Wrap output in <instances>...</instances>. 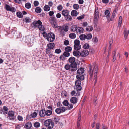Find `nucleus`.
Instances as JSON below:
<instances>
[{
	"label": "nucleus",
	"mask_w": 129,
	"mask_h": 129,
	"mask_svg": "<svg viewBox=\"0 0 129 129\" xmlns=\"http://www.w3.org/2000/svg\"><path fill=\"white\" fill-rule=\"evenodd\" d=\"M89 70L88 72L90 77H92L93 76V74H94V81L95 83H96L97 79L96 74L98 72V66L95 63L93 64L92 70V67L91 66L89 67Z\"/></svg>",
	"instance_id": "obj_1"
},
{
	"label": "nucleus",
	"mask_w": 129,
	"mask_h": 129,
	"mask_svg": "<svg viewBox=\"0 0 129 129\" xmlns=\"http://www.w3.org/2000/svg\"><path fill=\"white\" fill-rule=\"evenodd\" d=\"M42 34L43 36L46 38L47 40L50 42H53L55 39V35L52 33L47 34L44 31Z\"/></svg>",
	"instance_id": "obj_2"
},
{
	"label": "nucleus",
	"mask_w": 129,
	"mask_h": 129,
	"mask_svg": "<svg viewBox=\"0 0 129 129\" xmlns=\"http://www.w3.org/2000/svg\"><path fill=\"white\" fill-rule=\"evenodd\" d=\"M26 42L29 46H32L34 44V38L31 36H26Z\"/></svg>",
	"instance_id": "obj_3"
},
{
	"label": "nucleus",
	"mask_w": 129,
	"mask_h": 129,
	"mask_svg": "<svg viewBox=\"0 0 129 129\" xmlns=\"http://www.w3.org/2000/svg\"><path fill=\"white\" fill-rule=\"evenodd\" d=\"M44 125L48 128L51 129L53 128L54 126L53 122L50 119H48L44 122Z\"/></svg>",
	"instance_id": "obj_4"
},
{
	"label": "nucleus",
	"mask_w": 129,
	"mask_h": 129,
	"mask_svg": "<svg viewBox=\"0 0 129 129\" xmlns=\"http://www.w3.org/2000/svg\"><path fill=\"white\" fill-rule=\"evenodd\" d=\"M99 14L98 8L97 7H95L94 16V23H96L97 22L99 19Z\"/></svg>",
	"instance_id": "obj_5"
},
{
	"label": "nucleus",
	"mask_w": 129,
	"mask_h": 129,
	"mask_svg": "<svg viewBox=\"0 0 129 129\" xmlns=\"http://www.w3.org/2000/svg\"><path fill=\"white\" fill-rule=\"evenodd\" d=\"M75 85L74 88L77 91H80L82 89V87L81 86V82L80 80H77L75 81Z\"/></svg>",
	"instance_id": "obj_6"
},
{
	"label": "nucleus",
	"mask_w": 129,
	"mask_h": 129,
	"mask_svg": "<svg viewBox=\"0 0 129 129\" xmlns=\"http://www.w3.org/2000/svg\"><path fill=\"white\" fill-rule=\"evenodd\" d=\"M77 64L76 62L71 64V68L70 70L72 71H76L77 69Z\"/></svg>",
	"instance_id": "obj_7"
},
{
	"label": "nucleus",
	"mask_w": 129,
	"mask_h": 129,
	"mask_svg": "<svg viewBox=\"0 0 129 129\" xmlns=\"http://www.w3.org/2000/svg\"><path fill=\"white\" fill-rule=\"evenodd\" d=\"M42 24V23L40 20H38V21H35L33 23V25L35 27H37L38 28L39 25Z\"/></svg>",
	"instance_id": "obj_8"
},
{
	"label": "nucleus",
	"mask_w": 129,
	"mask_h": 129,
	"mask_svg": "<svg viewBox=\"0 0 129 129\" xmlns=\"http://www.w3.org/2000/svg\"><path fill=\"white\" fill-rule=\"evenodd\" d=\"M89 54V52L87 50H85L82 51L80 53V56L82 57H85Z\"/></svg>",
	"instance_id": "obj_9"
},
{
	"label": "nucleus",
	"mask_w": 129,
	"mask_h": 129,
	"mask_svg": "<svg viewBox=\"0 0 129 129\" xmlns=\"http://www.w3.org/2000/svg\"><path fill=\"white\" fill-rule=\"evenodd\" d=\"M58 28L61 36H64L65 32L63 30V27L62 26H59Z\"/></svg>",
	"instance_id": "obj_10"
},
{
	"label": "nucleus",
	"mask_w": 129,
	"mask_h": 129,
	"mask_svg": "<svg viewBox=\"0 0 129 129\" xmlns=\"http://www.w3.org/2000/svg\"><path fill=\"white\" fill-rule=\"evenodd\" d=\"M8 114L9 117L10 119H14V112L13 111H9V112Z\"/></svg>",
	"instance_id": "obj_11"
},
{
	"label": "nucleus",
	"mask_w": 129,
	"mask_h": 129,
	"mask_svg": "<svg viewBox=\"0 0 129 129\" xmlns=\"http://www.w3.org/2000/svg\"><path fill=\"white\" fill-rule=\"evenodd\" d=\"M116 15V12L115 10V11H114L113 12L112 15L111 16V17L110 19V18H109V20H108V21L109 22L110 21H113L114 20V19Z\"/></svg>",
	"instance_id": "obj_12"
},
{
	"label": "nucleus",
	"mask_w": 129,
	"mask_h": 129,
	"mask_svg": "<svg viewBox=\"0 0 129 129\" xmlns=\"http://www.w3.org/2000/svg\"><path fill=\"white\" fill-rule=\"evenodd\" d=\"M76 78L77 80H79L81 81V80H82L84 79V76L82 75L78 74Z\"/></svg>",
	"instance_id": "obj_13"
},
{
	"label": "nucleus",
	"mask_w": 129,
	"mask_h": 129,
	"mask_svg": "<svg viewBox=\"0 0 129 129\" xmlns=\"http://www.w3.org/2000/svg\"><path fill=\"white\" fill-rule=\"evenodd\" d=\"M69 12L67 10H62V14L64 16H67L69 14Z\"/></svg>",
	"instance_id": "obj_14"
},
{
	"label": "nucleus",
	"mask_w": 129,
	"mask_h": 129,
	"mask_svg": "<svg viewBox=\"0 0 129 129\" xmlns=\"http://www.w3.org/2000/svg\"><path fill=\"white\" fill-rule=\"evenodd\" d=\"M46 110H42L40 112V115L41 117L44 116L46 115Z\"/></svg>",
	"instance_id": "obj_15"
},
{
	"label": "nucleus",
	"mask_w": 129,
	"mask_h": 129,
	"mask_svg": "<svg viewBox=\"0 0 129 129\" xmlns=\"http://www.w3.org/2000/svg\"><path fill=\"white\" fill-rule=\"evenodd\" d=\"M70 101L71 103L73 104H76L77 102V99L76 97H73L71 98Z\"/></svg>",
	"instance_id": "obj_16"
},
{
	"label": "nucleus",
	"mask_w": 129,
	"mask_h": 129,
	"mask_svg": "<svg viewBox=\"0 0 129 129\" xmlns=\"http://www.w3.org/2000/svg\"><path fill=\"white\" fill-rule=\"evenodd\" d=\"M32 124L31 122H27L25 124L24 127L26 128L29 129L32 126Z\"/></svg>",
	"instance_id": "obj_17"
},
{
	"label": "nucleus",
	"mask_w": 129,
	"mask_h": 129,
	"mask_svg": "<svg viewBox=\"0 0 129 129\" xmlns=\"http://www.w3.org/2000/svg\"><path fill=\"white\" fill-rule=\"evenodd\" d=\"M55 44L54 43H51L47 45L48 48L50 49H52L54 47Z\"/></svg>",
	"instance_id": "obj_18"
},
{
	"label": "nucleus",
	"mask_w": 129,
	"mask_h": 129,
	"mask_svg": "<svg viewBox=\"0 0 129 129\" xmlns=\"http://www.w3.org/2000/svg\"><path fill=\"white\" fill-rule=\"evenodd\" d=\"M78 28L76 25H73L71 27V30L73 32H76Z\"/></svg>",
	"instance_id": "obj_19"
},
{
	"label": "nucleus",
	"mask_w": 129,
	"mask_h": 129,
	"mask_svg": "<svg viewBox=\"0 0 129 129\" xmlns=\"http://www.w3.org/2000/svg\"><path fill=\"white\" fill-rule=\"evenodd\" d=\"M110 12L109 10H106L105 12V15H106L108 20H109V17Z\"/></svg>",
	"instance_id": "obj_20"
},
{
	"label": "nucleus",
	"mask_w": 129,
	"mask_h": 129,
	"mask_svg": "<svg viewBox=\"0 0 129 129\" xmlns=\"http://www.w3.org/2000/svg\"><path fill=\"white\" fill-rule=\"evenodd\" d=\"M71 15L72 16H76L78 15L77 12L75 10H73L71 12Z\"/></svg>",
	"instance_id": "obj_21"
},
{
	"label": "nucleus",
	"mask_w": 129,
	"mask_h": 129,
	"mask_svg": "<svg viewBox=\"0 0 129 129\" xmlns=\"http://www.w3.org/2000/svg\"><path fill=\"white\" fill-rule=\"evenodd\" d=\"M83 29L81 27H79L78 28L76 32L79 34L82 33L83 31Z\"/></svg>",
	"instance_id": "obj_22"
},
{
	"label": "nucleus",
	"mask_w": 129,
	"mask_h": 129,
	"mask_svg": "<svg viewBox=\"0 0 129 129\" xmlns=\"http://www.w3.org/2000/svg\"><path fill=\"white\" fill-rule=\"evenodd\" d=\"M84 71V70L83 68H80V69H78L77 71V74H83Z\"/></svg>",
	"instance_id": "obj_23"
},
{
	"label": "nucleus",
	"mask_w": 129,
	"mask_h": 129,
	"mask_svg": "<svg viewBox=\"0 0 129 129\" xmlns=\"http://www.w3.org/2000/svg\"><path fill=\"white\" fill-rule=\"evenodd\" d=\"M75 58L73 57H70L69 59V61L70 63H71V64L74 63H75Z\"/></svg>",
	"instance_id": "obj_24"
},
{
	"label": "nucleus",
	"mask_w": 129,
	"mask_h": 129,
	"mask_svg": "<svg viewBox=\"0 0 129 129\" xmlns=\"http://www.w3.org/2000/svg\"><path fill=\"white\" fill-rule=\"evenodd\" d=\"M81 115L80 113H79L78 116V118L77 122V127H79L80 125V123L81 120Z\"/></svg>",
	"instance_id": "obj_25"
},
{
	"label": "nucleus",
	"mask_w": 129,
	"mask_h": 129,
	"mask_svg": "<svg viewBox=\"0 0 129 129\" xmlns=\"http://www.w3.org/2000/svg\"><path fill=\"white\" fill-rule=\"evenodd\" d=\"M122 18L121 16H120L119 18L118 23V26L120 27L121 26V24L122 23Z\"/></svg>",
	"instance_id": "obj_26"
},
{
	"label": "nucleus",
	"mask_w": 129,
	"mask_h": 129,
	"mask_svg": "<svg viewBox=\"0 0 129 129\" xmlns=\"http://www.w3.org/2000/svg\"><path fill=\"white\" fill-rule=\"evenodd\" d=\"M36 12L37 13H40L42 9L39 7H37L35 9Z\"/></svg>",
	"instance_id": "obj_27"
},
{
	"label": "nucleus",
	"mask_w": 129,
	"mask_h": 129,
	"mask_svg": "<svg viewBox=\"0 0 129 129\" xmlns=\"http://www.w3.org/2000/svg\"><path fill=\"white\" fill-rule=\"evenodd\" d=\"M74 48L75 50H79L81 48V46L80 45H74Z\"/></svg>",
	"instance_id": "obj_28"
},
{
	"label": "nucleus",
	"mask_w": 129,
	"mask_h": 129,
	"mask_svg": "<svg viewBox=\"0 0 129 129\" xmlns=\"http://www.w3.org/2000/svg\"><path fill=\"white\" fill-rule=\"evenodd\" d=\"M56 21H57L51 22V23L52 26L54 28H57L58 27L57 24L56 23Z\"/></svg>",
	"instance_id": "obj_29"
},
{
	"label": "nucleus",
	"mask_w": 129,
	"mask_h": 129,
	"mask_svg": "<svg viewBox=\"0 0 129 129\" xmlns=\"http://www.w3.org/2000/svg\"><path fill=\"white\" fill-rule=\"evenodd\" d=\"M3 112L4 114H7L8 113V108L6 106H4L3 107Z\"/></svg>",
	"instance_id": "obj_30"
},
{
	"label": "nucleus",
	"mask_w": 129,
	"mask_h": 129,
	"mask_svg": "<svg viewBox=\"0 0 129 129\" xmlns=\"http://www.w3.org/2000/svg\"><path fill=\"white\" fill-rule=\"evenodd\" d=\"M66 18L65 19L66 20L68 21H70L72 20V17L70 15H68L67 16H66Z\"/></svg>",
	"instance_id": "obj_31"
},
{
	"label": "nucleus",
	"mask_w": 129,
	"mask_h": 129,
	"mask_svg": "<svg viewBox=\"0 0 129 129\" xmlns=\"http://www.w3.org/2000/svg\"><path fill=\"white\" fill-rule=\"evenodd\" d=\"M86 35L82 34H81L79 36V38L80 39L82 40H84L86 39Z\"/></svg>",
	"instance_id": "obj_32"
},
{
	"label": "nucleus",
	"mask_w": 129,
	"mask_h": 129,
	"mask_svg": "<svg viewBox=\"0 0 129 129\" xmlns=\"http://www.w3.org/2000/svg\"><path fill=\"white\" fill-rule=\"evenodd\" d=\"M46 112V115L47 116H49L52 114V111L50 110H47Z\"/></svg>",
	"instance_id": "obj_33"
},
{
	"label": "nucleus",
	"mask_w": 129,
	"mask_h": 129,
	"mask_svg": "<svg viewBox=\"0 0 129 129\" xmlns=\"http://www.w3.org/2000/svg\"><path fill=\"white\" fill-rule=\"evenodd\" d=\"M80 52L77 51H74L73 52V55L76 56H78L79 55H80Z\"/></svg>",
	"instance_id": "obj_34"
},
{
	"label": "nucleus",
	"mask_w": 129,
	"mask_h": 129,
	"mask_svg": "<svg viewBox=\"0 0 129 129\" xmlns=\"http://www.w3.org/2000/svg\"><path fill=\"white\" fill-rule=\"evenodd\" d=\"M17 16L19 18H22L23 16L22 13L20 12H17L16 13Z\"/></svg>",
	"instance_id": "obj_35"
},
{
	"label": "nucleus",
	"mask_w": 129,
	"mask_h": 129,
	"mask_svg": "<svg viewBox=\"0 0 129 129\" xmlns=\"http://www.w3.org/2000/svg\"><path fill=\"white\" fill-rule=\"evenodd\" d=\"M72 50V48L69 46H67L65 48V50L68 52L71 51Z\"/></svg>",
	"instance_id": "obj_36"
},
{
	"label": "nucleus",
	"mask_w": 129,
	"mask_h": 129,
	"mask_svg": "<svg viewBox=\"0 0 129 129\" xmlns=\"http://www.w3.org/2000/svg\"><path fill=\"white\" fill-rule=\"evenodd\" d=\"M34 125L35 127L38 128L40 127V123L39 122H35L34 123Z\"/></svg>",
	"instance_id": "obj_37"
},
{
	"label": "nucleus",
	"mask_w": 129,
	"mask_h": 129,
	"mask_svg": "<svg viewBox=\"0 0 129 129\" xmlns=\"http://www.w3.org/2000/svg\"><path fill=\"white\" fill-rule=\"evenodd\" d=\"M69 36L70 38L72 39H74L76 37L75 34L74 33L70 34L69 35Z\"/></svg>",
	"instance_id": "obj_38"
},
{
	"label": "nucleus",
	"mask_w": 129,
	"mask_h": 129,
	"mask_svg": "<svg viewBox=\"0 0 129 129\" xmlns=\"http://www.w3.org/2000/svg\"><path fill=\"white\" fill-rule=\"evenodd\" d=\"M49 20L50 23L51 22H54V21H57L55 17H50L49 19Z\"/></svg>",
	"instance_id": "obj_39"
},
{
	"label": "nucleus",
	"mask_w": 129,
	"mask_h": 129,
	"mask_svg": "<svg viewBox=\"0 0 129 129\" xmlns=\"http://www.w3.org/2000/svg\"><path fill=\"white\" fill-rule=\"evenodd\" d=\"M92 36L91 34H88L86 35V39L87 40H90L92 38Z\"/></svg>",
	"instance_id": "obj_40"
},
{
	"label": "nucleus",
	"mask_w": 129,
	"mask_h": 129,
	"mask_svg": "<svg viewBox=\"0 0 129 129\" xmlns=\"http://www.w3.org/2000/svg\"><path fill=\"white\" fill-rule=\"evenodd\" d=\"M62 26L64 28L63 30L65 32H67L69 30V27L67 25H66L65 26Z\"/></svg>",
	"instance_id": "obj_41"
},
{
	"label": "nucleus",
	"mask_w": 129,
	"mask_h": 129,
	"mask_svg": "<svg viewBox=\"0 0 129 129\" xmlns=\"http://www.w3.org/2000/svg\"><path fill=\"white\" fill-rule=\"evenodd\" d=\"M50 7L48 5H45L44 8V10L45 11H48L50 10Z\"/></svg>",
	"instance_id": "obj_42"
},
{
	"label": "nucleus",
	"mask_w": 129,
	"mask_h": 129,
	"mask_svg": "<svg viewBox=\"0 0 129 129\" xmlns=\"http://www.w3.org/2000/svg\"><path fill=\"white\" fill-rule=\"evenodd\" d=\"M31 5L30 3H27L25 4V7L26 8L29 9L31 8Z\"/></svg>",
	"instance_id": "obj_43"
},
{
	"label": "nucleus",
	"mask_w": 129,
	"mask_h": 129,
	"mask_svg": "<svg viewBox=\"0 0 129 129\" xmlns=\"http://www.w3.org/2000/svg\"><path fill=\"white\" fill-rule=\"evenodd\" d=\"M38 28L41 31H43L45 29V28L44 26L42 25V24H40L39 25Z\"/></svg>",
	"instance_id": "obj_44"
},
{
	"label": "nucleus",
	"mask_w": 129,
	"mask_h": 129,
	"mask_svg": "<svg viewBox=\"0 0 129 129\" xmlns=\"http://www.w3.org/2000/svg\"><path fill=\"white\" fill-rule=\"evenodd\" d=\"M55 111L57 114H59L61 112V110L60 108H57L56 109Z\"/></svg>",
	"instance_id": "obj_45"
},
{
	"label": "nucleus",
	"mask_w": 129,
	"mask_h": 129,
	"mask_svg": "<svg viewBox=\"0 0 129 129\" xmlns=\"http://www.w3.org/2000/svg\"><path fill=\"white\" fill-rule=\"evenodd\" d=\"M64 68L67 70H69L70 69V70L71 68V65H70L68 64H66L64 66Z\"/></svg>",
	"instance_id": "obj_46"
},
{
	"label": "nucleus",
	"mask_w": 129,
	"mask_h": 129,
	"mask_svg": "<svg viewBox=\"0 0 129 129\" xmlns=\"http://www.w3.org/2000/svg\"><path fill=\"white\" fill-rule=\"evenodd\" d=\"M63 104L66 106H68L69 105V103L68 100H65L63 102Z\"/></svg>",
	"instance_id": "obj_47"
},
{
	"label": "nucleus",
	"mask_w": 129,
	"mask_h": 129,
	"mask_svg": "<svg viewBox=\"0 0 129 129\" xmlns=\"http://www.w3.org/2000/svg\"><path fill=\"white\" fill-rule=\"evenodd\" d=\"M124 37L125 39H126L128 35V33L127 31L126 30H124Z\"/></svg>",
	"instance_id": "obj_48"
},
{
	"label": "nucleus",
	"mask_w": 129,
	"mask_h": 129,
	"mask_svg": "<svg viewBox=\"0 0 129 129\" xmlns=\"http://www.w3.org/2000/svg\"><path fill=\"white\" fill-rule=\"evenodd\" d=\"M89 47V45L88 44H85L83 46V48L85 49H88Z\"/></svg>",
	"instance_id": "obj_49"
},
{
	"label": "nucleus",
	"mask_w": 129,
	"mask_h": 129,
	"mask_svg": "<svg viewBox=\"0 0 129 129\" xmlns=\"http://www.w3.org/2000/svg\"><path fill=\"white\" fill-rule=\"evenodd\" d=\"M70 53L68 52L65 51L63 53V55L65 57H68L70 55Z\"/></svg>",
	"instance_id": "obj_50"
},
{
	"label": "nucleus",
	"mask_w": 129,
	"mask_h": 129,
	"mask_svg": "<svg viewBox=\"0 0 129 129\" xmlns=\"http://www.w3.org/2000/svg\"><path fill=\"white\" fill-rule=\"evenodd\" d=\"M93 29V27L91 26H88V27L86 28V30L88 31H92Z\"/></svg>",
	"instance_id": "obj_51"
},
{
	"label": "nucleus",
	"mask_w": 129,
	"mask_h": 129,
	"mask_svg": "<svg viewBox=\"0 0 129 129\" xmlns=\"http://www.w3.org/2000/svg\"><path fill=\"white\" fill-rule=\"evenodd\" d=\"M73 7L74 9L77 10L79 8V6L78 4H75L73 5Z\"/></svg>",
	"instance_id": "obj_52"
},
{
	"label": "nucleus",
	"mask_w": 129,
	"mask_h": 129,
	"mask_svg": "<svg viewBox=\"0 0 129 129\" xmlns=\"http://www.w3.org/2000/svg\"><path fill=\"white\" fill-rule=\"evenodd\" d=\"M25 22L26 23L29 22L31 21V19L29 17H26L25 19Z\"/></svg>",
	"instance_id": "obj_53"
},
{
	"label": "nucleus",
	"mask_w": 129,
	"mask_h": 129,
	"mask_svg": "<svg viewBox=\"0 0 129 129\" xmlns=\"http://www.w3.org/2000/svg\"><path fill=\"white\" fill-rule=\"evenodd\" d=\"M74 45H77L80 44V41L78 40H76L74 41Z\"/></svg>",
	"instance_id": "obj_54"
},
{
	"label": "nucleus",
	"mask_w": 129,
	"mask_h": 129,
	"mask_svg": "<svg viewBox=\"0 0 129 129\" xmlns=\"http://www.w3.org/2000/svg\"><path fill=\"white\" fill-rule=\"evenodd\" d=\"M37 115V113L34 112L31 115V116L32 118H35L36 117Z\"/></svg>",
	"instance_id": "obj_55"
},
{
	"label": "nucleus",
	"mask_w": 129,
	"mask_h": 129,
	"mask_svg": "<svg viewBox=\"0 0 129 129\" xmlns=\"http://www.w3.org/2000/svg\"><path fill=\"white\" fill-rule=\"evenodd\" d=\"M5 8L7 10L9 11L11 7L9 5L6 4L5 5Z\"/></svg>",
	"instance_id": "obj_56"
},
{
	"label": "nucleus",
	"mask_w": 129,
	"mask_h": 129,
	"mask_svg": "<svg viewBox=\"0 0 129 129\" xmlns=\"http://www.w3.org/2000/svg\"><path fill=\"white\" fill-rule=\"evenodd\" d=\"M68 109L69 110H71L73 108V106L72 104H69L68 105Z\"/></svg>",
	"instance_id": "obj_57"
},
{
	"label": "nucleus",
	"mask_w": 129,
	"mask_h": 129,
	"mask_svg": "<svg viewBox=\"0 0 129 129\" xmlns=\"http://www.w3.org/2000/svg\"><path fill=\"white\" fill-rule=\"evenodd\" d=\"M9 11H11L13 13H15L16 11V9L14 7H12L11 8Z\"/></svg>",
	"instance_id": "obj_58"
},
{
	"label": "nucleus",
	"mask_w": 129,
	"mask_h": 129,
	"mask_svg": "<svg viewBox=\"0 0 129 129\" xmlns=\"http://www.w3.org/2000/svg\"><path fill=\"white\" fill-rule=\"evenodd\" d=\"M63 8L62 6L61 5H59L57 7V9L59 11H61Z\"/></svg>",
	"instance_id": "obj_59"
},
{
	"label": "nucleus",
	"mask_w": 129,
	"mask_h": 129,
	"mask_svg": "<svg viewBox=\"0 0 129 129\" xmlns=\"http://www.w3.org/2000/svg\"><path fill=\"white\" fill-rule=\"evenodd\" d=\"M61 52V50L59 49H56L55 50V52L57 54L60 53Z\"/></svg>",
	"instance_id": "obj_60"
},
{
	"label": "nucleus",
	"mask_w": 129,
	"mask_h": 129,
	"mask_svg": "<svg viewBox=\"0 0 129 129\" xmlns=\"http://www.w3.org/2000/svg\"><path fill=\"white\" fill-rule=\"evenodd\" d=\"M60 59L62 60H64L65 59V57L64 55H61L60 57Z\"/></svg>",
	"instance_id": "obj_61"
},
{
	"label": "nucleus",
	"mask_w": 129,
	"mask_h": 129,
	"mask_svg": "<svg viewBox=\"0 0 129 129\" xmlns=\"http://www.w3.org/2000/svg\"><path fill=\"white\" fill-rule=\"evenodd\" d=\"M59 120V119L58 118H54V121L56 123H57Z\"/></svg>",
	"instance_id": "obj_62"
},
{
	"label": "nucleus",
	"mask_w": 129,
	"mask_h": 129,
	"mask_svg": "<svg viewBox=\"0 0 129 129\" xmlns=\"http://www.w3.org/2000/svg\"><path fill=\"white\" fill-rule=\"evenodd\" d=\"M34 4L35 6H37L39 5V3L38 1H35L34 2Z\"/></svg>",
	"instance_id": "obj_63"
},
{
	"label": "nucleus",
	"mask_w": 129,
	"mask_h": 129,
	"mask_svg": "<svg viewBox=\"0 0 129 129\" xmlns=\"http://www.w3.org/2000/svg\"><path fill=\"white\" fill-rule=\"evenodd\" d=\"M100 124L99 123H96L95 129H100Z\"/></svg>",
	"instance_id": "obj_64"
}]
</instances>
